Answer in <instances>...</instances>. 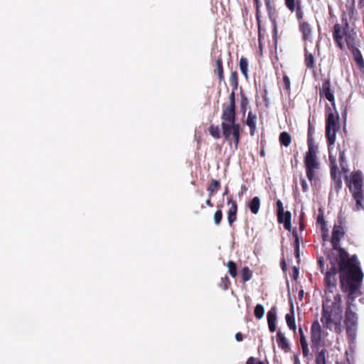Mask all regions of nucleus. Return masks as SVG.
Listing matches in <instances>:
<instances>
[{
    "label": "nucleus",
    "mask_w": 364,
    "mask_h": 364,
    "mask_svg": "<svg viewBox=\"0 0 364 364\" xmlns=\"http://www.w3.org/2000/svg\"><path fill=\"white\" fill-rule=\"evenodd\" d=\"M285 5L287 9L291 11L294 12L297 6V1L296 0H284Z\"/></svg>",
    "instance_id": "a19ab883"
},
{
    "label": "nucleus",
    "mask_w": 364,
    "mask_h": 364,
    "mask_svg": "<svg viewBox=\"0 0 364 364\" xmlns=\"http://www.w3.org/2000/svg\"><path fill=\"white\" fill-rule=\"evenodd\" d=\"M227 267L228 269L229 274L232 277L235 278L237 276V265L235 262L230 260L227 263Z\"/></svg>",
    "instance_id": "4c0bfd02"
},
{
    "label": "nucleus",
    "mask_w": 364,
    "mask_h": 364,
    "mask_svg": "<svg viewBox=\"0 0 364 364\" xmlns=\"http://www.w3.org/2000/svg\"><path fill=\"white\" fill-rule=\"evenodd\" d=\"M322 328L318 320L313 321L311 326V350H318L325 346V341L322 339Z\"/></svg>",
    "instance_id": "1a4fd4ad"
},
{
    "label": "nucleus",
    "mask_w": 364,
    "mask_h": 364,
    "mask_svg": "<svg viewBox=\"0 0 364 364\" xmlns=\"http://www.w3.org/2000/svg\"><path fill=\"white\" fill-rule=\"evenodd\" d=\"M355 299L351 301L348 296L347 307L345 312L344 323L346 326V334L350 342H354L356 338V332L358 328V316L357 314L351 309Z\"/></svg>",
    "instance_id": "0eeeda50"
},
{
    "label": "nucleus",
    "mask_w": 364,
    "mask_h": 364,
    "mask_svg": "<svg viewBox=\"0 0 364 364\" xmlns=\"http://www.w3.org/2000/svg\"><path fill=\"white\" fill-rule=\"evenodd\" d=\"M230 281L228 276H225L224 277H222L220 279V282L219 283V287L222 288L223 290H227L230 286Z\"/></svg>",
    "instance_id": "ea45409f"
},
{
    "label": "nucleus",
    "mask_w": 364,
    "mask_h": 364,
    "mask_svg": "<svg viewBox=\"0 0 364 364\" xmlns=\"http://www.w3.org/2000/svg\"><path fill=\"white\" fill-rule=\"evenodd\" d=\"M336 261L342 291L347 293L351 301L355 299L362 294L360 288L364 277L357 255L350 256L345 249H339Z\"/></svg>",
    "instance_id": "f03ea898"
},
{
    "label": "nucleus",
    "mask_w": 364,
    "mask_h": 364,
    "mask_svg": "<svg viewBox=\"0 0 364 364\" xmlns=\"http://www.w3.org/2000/svg\"><path fill=\"white\" fill-rule=\"evenodd\" d=\"M237 90H232L229 95V103L228 105L224 104L223 106L222 114H236L235 112V91Z\"/></svg>",
    "instance_id": "2eb2a0df"
},
{
    "label": "nucleus",
    "mask_w": 364,
    "mask_h": 364,
    "mask_svg": "<svg viewBox=\"0 0 364 364\" xmlns=\"http://www.w3.org/2000/svg\"><path fill=\"white\" fill-rule=\"evenodd\" d=\"M221 128L225 139L231 145L234 144L235 149H237L240 141L241 127L236 122V114H222Z\"/></svg>",
    "instance_id": "39448f33"
},
{
    "label": "nucleus",
    "mask_w": 364,
    "mask_h": 364,
    "mask_svg": "<svg viewBox=\"0 0 364 364\" xmlns=\"http://www.w3.org/2000/svg\"><path fill=\"white\" fill-rule=\"evenodd\" d=\"M298 296H299V299L300 300H302L303 296H304V291L303 290L299 291Z\"/></svg>",
    "instance_id": "13d9d810"
},
{
    "label": "nucleus",
    "mask_w": 364,
    "mask_h": 364,
    "mask_svg": "<svg viewBox=\"0 0 364 364\" xmlns=\"http://www.w3.org/2000/svg\"><path fill=\"white\" fill-rule=\"evenodd\" d=\"M240 95H241L240 108H241V111L243 112V114H245L247 109V106L249 105V100L242 90L240 92Z\"/></svg>",
    "instance_id": "e433bc0d"
},
{
    "label": "nucleus",
    "mask_w": 364,
    "mask_h": 364,
    "mask_svg": "<svg viewBox=\"0 0 364 364\" xmlns=\"http://www.w3.org/2000/svg\"><path fill=\"white\" fill-rule=\"evenodd\" d=\"M248 207L252 213L256 215L260 208V199L258 196H255L249 203Z\"/></svg>",
    "instance_id": "bb28decb"
},
{
    "label": "nucleus",
    "mask_w": 364,
    "mask_h": 364,
    "mask_svg": "<svg viewBox=\"0 0 364 364\" xmlns=\"http://www.w3.org/2000/svg\"><path fill=\"white\" fill-rule=\"evenodd\" d=\"M332 36L336 46L341 50L345 48V44L348 48L359 43L357 32L350 25L346 14H343L341 21L333 26Z\"/></svg>",
    "instance_id": "7ed1b4c3"
},
{
    "label": "nucleus",
    "mask_w": 364,
    "mask_h": 364,
    "mask_svg": "<svg viewBox=\"0 0 364 364\" xmlns=\"http://www.w3.org/2000/svg\"><path fill=\"white\" fill-rule=\"evenodd\" d=\"M240 69L242 73V74L244 75V77L247 79L248 78V60L245 57H241L240 59V63H239Z\"/></svg>",
    "instance_id": "c756f323"
},
{
    "label": "nucleus",
    "mask_w": 364,
    "mask_h": 364,
    "mask_svg": "<svg viewBox=\"0 0 364 364\" xmlns=\"http://www.w3.org/2000/svg\"><path fill=\"white\" fill-rule=\"evenodd\" d=\"M351 182L352 185L349 186V189L355 200L356 210H360L363 208L362 202L363 200V193L362 190L363 178L361 171H358L352 174Z\"/></svg>",
    "instance_id": "6e6552de"
},
{
    "label": "nucleus",
    "mask_w": 364,
    "mask_h": 364,
    "mask_svg": "<svg viewBox=\"0 0 364 364\" xmlns=\"http://www.w3.org/2000/svg\"><path fill=\"white\" fill-rule=\"evenodd\" d=\"M277 220L280 224H284L285 230L290 231L291 228V214L289 211L284 212L283 203L278 200L277 201Z\"/></svg>",
    "instance_id": "9b49d317"
},
{
    "label": "nucleus",
    "mask_w": 364,
    "mask_h": 364,
    "mask_svg": "<svg viewBox=\"0 0 364 364\" xmlns=\"http://www.w3.org/2000/svg\"><path fill=\"white\" fill-rule=\"evenodd\" d=\"M280 266H281V268L283 271H286L287 270V264H286V261L284 259V258L283 257L281 262H280Z\"/></svg>",
    "instance_id": "8fccbe9b"
},
{
    "label": "nucleus",
    "mask_w": 364,
    "mask_h": 364,
    "mask_svg": "<svg viewBox=\"0 0 364 364\" xmlns=\"http://www.w3.org/2000/svg\"><path fill=\"white\" fill-rule=\"evenodd\" d=\"M253 1H254L256 9H260V7H261L260 0H253Z\"/></svg>",
    "instance_id": "5fc2aeb1"
},
{
    "label": "nucleus",
    "mask_w": 364,
    "mask_h": 364,
    "mask_svg": "<svg viewBox=\"0 0 364 364\" xmlns=\"http://www.w3.org/2000/svg\"><path fill=\"white\" fill-rule=\"evenodd\" d=\"M332 111L328 105H326V137L328 146L334 144L336 141V132L340 128L339 115L336 107Z\"/></svg>",
    "instance_id": "423d86ee"
},
{
    "label": "nucleus",
    "mask_w": 364,
    "mask_h": 364,
    "mask_svg": "<svg viewBox=\"0 0 364 364\" xmlns=\"http://www.w3.org/2000/svg\"><path fill=\"white\" fill-rule=\"evenodd\" d=\"M221 188L220 182L216 179H212L207 188L208 196L212 198Z\"/></svg>",
    "instance_id": "a878e982"
},
{
    "label": "nucleus",
    "mask_w": 364,
    "mask_h": 364,
    "mask_svg": "<svg viewBox=\"0 0 364 364\" xmlns=\"http://www.w3.org/2000/svg\"><path fill=\"white\" fill-rule=\"evenodd\" d=\"M267 318L269 330L271 333H274L277 328L276 323H277V307L276 306L272 307L268 311L267 314Z\"/></svg>",
    "instance_id": "f3484780"
},
{
    "label": "nucleus",
    "mask_w": 364,
    "mask_h": 364,
    "mask_svg": "<svg viewBox=\"0 0 364 364\" xmlns=\"http://www.w3.org/2000/svg\"><path fill=\"white\" fill-rule=\"evenodd\" d=\"M283 82L284 84V88L287 91H289L291 87V82L289 77L287 75H284L282 77Z\"/></svg>",
    "instance_id": "a18cd8bd"
},
{
    "label": "nucleus",
    "mask_w": 364,
    "mask_h": 364,
    "mask_svg": "<svg viewBox=\"0 0 364 364\" xmlns=\"http://www.w3.org/2000/svg\"><path fill=\"white\" fill-rule=\"evenodd\" d=\"M252 277V272L250 269L248 267H245L242 269V282L245 283L251 279Z\"/></svg>",
    "instance_id": "c9c22d12"
},
{
    "label": "nucleus",
    "mask_w": 364,
    "mask_h": 364,
    "mask_svg": "<svg viewBox=\"0 0 364 364\" xmlns=\"http://www.w3.org/2000/svg\"><path fill=\"white\" fill-rule=\"evenodd\" d=\"M228 187H226V188H225V192H224V193H223V195H227V194H228Z\"/></svg>",
    "instance_id": "680f3d73"
},
{
    "label": "nucleus",
    "mask_w": 364,
    "mask_h": 364,
    "mask_svg": "<svg viewBox=\"0 0 364 364\" xmlns=\"http://www.w3.org/2000/svg\"><path fill=\"white\" fill-rule=\"evenodd\" d=\"M256 121L257 115L254 114L252 111H250L248 112L246 124L250 127L251 136L255 135L256 132Z\"/></svg>",
    "instance_id": "b1692460"
},
{
    "label": "nucleus",
    "mask_w": 364,
    "mask_h": 364,
    "mask_svg": "<svg viewBox=\"0 0 364 364\" xmlns=\"http://www.w3.org/2000/svg\"><path fill=\"white\" fill-rule=\"evenodd\" d=\"M210 134L214 138V139H220V132L219 127L217 125L211 124L209 127L208 129Z\"/></svg>",
    "instance_id": "f704fd0d"
},
{
    "label": "nucleus",
    "mask_w": 364,
    "mask_h": 364,
    "mask_svg": "<svg viewBox=\"0 0 364 364\" xmlns=\"http://www.w3.org/2000/svg\"><path fill=\"white\" fill-rule=\"evenodd\" d=\"M300 336V343L302 349V354L304 357H308L309 355V345L301 328L299 330Z\"/></svg>",
    "instance_id": "393cba45"
},
{
    "label": "nucleus",
    "mask_w": 364,
    "mask_h": 364,
    "mask_svg": "<svg viewBox=\"0 0 364 364\" xmlns=\"http://www.w3.org/2000/svg\"><path fill=\"white\" fill-rule=\"evenodd\" d=\"M292 235L294 237V255L297 259V262L299 263V261H300L299 238L298 236L297 231L294 230L292 232Z\"/></svg>",
    "instance_id": "c85d7f7f"
},
{
    "label": "nucleus",
    "mask_w": 364,
    "mask_h": 364,
    "mask_svg": "<svg viewBox=\"0 0 364 364\" xmlns=\"http://www.w3.org/2000/svg\"><path fill=\"white\" fill-rule=\"evenodd\" d=\"M260 154H261V156H264V151L263 150L261 151Z\"/></svg>",
    "instance_id": "e2e57ef3"
},
{
    "label": "nucleus",
    "mask_w": 364,
    "mask_h": 364,
    "mask_svg": "<svg viewBox=\"0 0 364 364\" xmlns=\"http://www.w3.org/2000/svg\"><path fill=\"white\" fill-rule=\"evenodd\" d=\"M318 264L320 265L321 270L323 272V267H324V262L321 259H318Z\"/></svg>",
    "instance_id": "4d7b16f0"
},
{
    "label": "nucleus",
    "mask_w": 364,
    "mask_h": 364,
    "mask_svg": "<svg viewBox=\"0 0 364 364\" xmlns=\"http://www.w3.org/2000/svg\"><path fill=\"white\" fill-rule=\"evenodd\" d=\"M329 160L331 162V176L334 183V188L336 192H338L342 188V179L341 173L338 171V168L336 165V158L331 154H329Z\"/></svg>",
    "instance_id": "f8f14e48"
},
{
    "label": "nucleus",
    "mask_w": 364,
    "mask_h": 364,
    "mask_svg": "<svg viewBox=\"0 0 364 364\" xmlns=\"http://www.w3.org/2000/svg\"><path fill=\"white\" fill-rule=\"evenodd\" d=\"M299 31L302 33V39L304 41H311L312 29L310 24L306 21L299 22Z\"/></svg>",
    "instance_id": "a211bd4d"
},
{
    "label": "nucleus",
    "mask_w": 364,
    "mask_h": 364,
    "mask_svg": "<svg viewBox=\"0 0 364 364\" xmlns=\"http://www.w3.org/2000/svg\"><path fill=\"white\" fill-rule=\"evenodd\" d=\"M317 223L320 224L322 227V230L326 228V221L323 213H320L317 217Z\"/></svg>",
    "instance_id": "49530a36"
},
{
    "label": "nucleus",
    "mask_w": 364,
    "mask_h": 364,
    "mask_svg": "<svg viewBox=\"0 0 364 364\" xmlns=\"http://www.w3.org/2000/svg\"><path fill=\"white\" fill-rule=\"evenodd\" d=\"M304 63L307 68L314 69L315 68L314 57L306 48L304 50Z\"/></svg>",
    "instance_id": "cd10ccee"
},
{
    "label": "nucleus",
    "mask_w": 364,
    "mask_h": 364,
    "mask_svg": "<svg viewBox=\"0 0 364 364\" xmlns=\"http://www.w3.org/2000/svg\"><path fill=\"white\" fill-rule=\"evenodd\" d=\"M205 204L209 207H213V203H212L211 198L208 196V198L205 200Z\"/></svg>",
    "instance_id": "864d4df0"
},
{
    "label": "nucleus",
    "mask_w": 364,
    "mask_h": 364,
    "mask_svg": "<svg viewBox=\"0 0 364 364\" xmlns=\"http://www.w3.org/2000/svg\"><path fill=\"white\" fill-rule=\"evenodd\" d=\"M319 97L328 100L331 102L333 109H335L336 101L330 77L323 80L322 85L319 88Z\"/></svg>",
    "instance_id": "9d476101"
},
{
    "label": "nucleus",
    "mask_w": 364,
    "mask_h": 364,
    "mask_svg": "<svg viewBox=\"0 0 364 364\" xmlns=\"http://www.w3.org/2000/svg\"><path fill=\"white\" fill-rule=\"evenodd\" d=\"M299 228L301 230L304 229V224L302 222H300Z\"/></svg>",
    "instance_id": "052dcab7"
},
{
    "label": "nucleus",
    "mask_w": 364,
    "mask_h": 364,
    "mask_svg": "<svg viewBox=\"0 0 364 364\" xmlns=\"http://www.w3.org/2000/svg\"><path fill=\"white\" fill-rule=\"evenodd\" d=\"M358 46H359V43L355 44L353 46V47L348 48V49L351 52V53L353 56L354 60L355 61L358 68H364V60L363 58V55L361 54L360 50L358 48Z\"/></svg>",
    "instance_id": "6ab92c4d"
},
{
    "label": "nucleus",
    "mask_w": 364,
    "mask_h": 364,
    "mask_svg": "<svg viewBox=\"0 0 364 364\" xmlns=\"http://www.w3.org/2000/svg\"><path fill=\"white\" fill-rule=\"evenodd\" d=\"M301 189L303 192H307L309 190V186L307 184V182L306 181L305 178L301 177L300 178Z\"/></svg>",
    "instance_id": "de8ad7c7"
},
{
    "label": "nucleus",
    "mask_w": 364,
    "mask_h": 364,
    "mask_svg": "<svg viewBox=\"0 0 364 364\" xmlns=\"http://www.w3.org/2000/svg\"><path fill=\"white\" fill-rule=\"evenodd\" d=\"M254 314L257 319H261L264 314V309L262 304H257L255 307Z\"/></svg>",
    "instance_id": "58836bf2"
},
{
    "label": "nucleus",
    "mask_w": 364,
    "mask_h": 364,
    "mask_svg": "<svg viewBox=\"0 0 364 364\" xmlns=\"http://www.w3.org/2000/svg\"><path fill=\"white\" fill-rule=\"evenodd\" d=\"M295 11L297 19L299 21V22L301 21V20L304 17V12L302 11L299 1H297V6L295 9Z\"/></svg>",
    "instance_id": "37998d69"
},
{
    "label": "nucleus",
    "mask_w": 364,
    "mask_h": 364,
    "mask_svg": "<svg viewBox=\"0 0 364 364\" xmlns=\"http://www.w3.org/2000/svg\"><path fill=\"white\" fill-rule=\"evenodd\" d=\"M345 232L341 225H335L332 231L331 245L333 249L339 252V249H343L340 247V241L344 236Z\"/></svg>",
    "instance_id": "ddd939ff"
},
{
    "label": "nucleus",
    "mask_w": 364,
    "mask_h": 364,
    "mask_svg": "<svg viewBox=\"0 0 364 364\" xmlns=\"http://www.w3.org/2000/svg\"><path fill=\"white\" fill-rule=\"evenodd\" d=\"M285 319L289 329L292 330L294 332L296 331V326L295 323V318H294V304L292 301H290V311L289 313L287 314L285 316Z\"/></svg>",
    "instance_id": "4be33fe9"
},
{
    "label": "nucleus",
    "mask_w": 364,
    "mask_h": 364,
    "mask_svg": "<svg viewBox=\"0 0 364 364\" xmlns=\"http://www.w3.org/2000/svg\"><path fill=\"white\" fill-rule=\"evenodd\" d=\"M264 101L266 102L267 101L266 96H264Z\"/></svg>",
    "instance_id": "0e129e2a"
},
{
    "label": "nucleus",
    "mask_w": 364,
    "mask_h": 364,
    "mask_svg": "<svg viewBox=\"0 0 364 364\" xmlns=\"http://www.w3.org/2000/svg\"><path fill=\"white\" fill-rule=\"evenodd\" d=\"M242 191H241V195L243 194L244 192H245L247 191V188L245 186H242Z\"/></svg>",
    "instance_id": "bf43d9fd"
},
{
    "label": "nucleus",
    "mask_w": 364,
    "mask_h": 364,
    "mask_svg": "<svg viewBox=\"0 0 364 364\" xmlns=\"http://www.w3.org/2000/svg\"><path fill=\"white\" fill-rule=\"evenodd\" d=\"M268 16L271 22L273 25V38L274 41L277 43V12L274 7H272L270 9H267Z\"/></svg>",
    "instance_id": "aec40b11"
},
{
    "label": "nucleus",
    "mask_w": 364,
    "mask_h": 364,
    "mask_svg": "<svg viewBox=\"0 0 364 364\" xmlns=\"http://www.w3.org/2000/svg\"><path fill=\"white\" fill-rule=\"evenodd\" d=\"M277 343L279 348L284 350L285 353H287L290 350L291 348L289 341L281 331H278L277 333Z\"/></svg>",
    "instance_id": "412c9836"
},
{
    "label": "nucleus",
    "mask_w": 364,
    "mask_h": 364,
    "mask_svg": "<svg viewBox=\"0 0 364 364\" xmlns=\"http://www.w3.org/2000/svg\"><path fill=\"white\" fill-rule=\"evenodd\" d=\"M223 212L221 210H218L214 215H213V220H214V223L215 225H219L222 221V219H223Z\"/></svg>",
    "instance_id": "79ce46f5"
},
{
    "label": "nucleus",
    "mask_w": 364,
    "mask_h": 364,
    "mask_svg": "<svg viewBox=\"0 0 364 364\" xmlns=\"http://www.w3.org/2000/svg\"><path fill=\"white\" fill-rule=\"evenodd\" d=\"M235 339L238 342L242 341L243 339V335L240 332L237 333L235 334Z\"/></svg>",
    "instance_id": "3c124183"
},
{
    "label": "nucleus",
    "mask_w": 364,
    "mask_h": 364,
    "mask_svg": "<svg viewBox=\"0 0 364 364\" xmlns=\"http://www.w3.org/2000/svg\"><path fill=\"white\" fill-rule=\"evenodd\" d=\"M315 357V364H327L328 351L324 347L318 348V350H312Z\"/></svg>",
    "instance_id": "dca6fc26"
},
{
    "label": "nucleus",
    "mask_w": 364,
    "mask_h": 364,
    "mask_svg": "<svg viewBox=\"0 0 364 364\" xmlns=\"http://www.w3.org/2000/svg\"><path fill=\"white\" fill-rule=\"evenodd\" d=\"M246 364H265L262 360L255 358V357H250L247 358Z\"/></svg>",
    "instance_id": "c03bdc74"
},
{
    "label": "nucleus",
    "mask_w": 364,
    "mask_h": 364,
    "mask_svg": "<svg viewBox=\"0 0 364 364\" xmlns=\"http://www.w3.org/2000/svg\"><path fill=\"white\" fill-rule=\"evenodd\" d=\"M227 203L228 205H230L228 210V222L229 225L232 227L233 223L237 220V203L232 197L228 198Z\"/></svg>",
    "instance_id": "4468645a"
},
{
    "label": "nucleus",
    "mask_w": 364,
    "mask_h": 364,
    "mask_svg": "<svg viewBox=\"0 0 364 364\" xmlns=\"http://www.w3.org/2000/svg\"><path fill=\"white\" fill-rule=\"evenodd\" d=\"M214 73L218 75L220 82L225 80L223 59L221 55L218 56L215 60Z\"/></svg>",
    "instance_id": "5701e85b"
},
{
    "label": "nucleus",
    "mask_w": 364,
    "mask_h": 364,
    "mask_svg": "<svg viewBox=\"0 0 364 364\" xmlns=\"http://www.w3.org/2000/svg\"><path fill=\"white\" fill-rule=\"evenodd\" d=\"M256 19L258 26V41L259 46L262 49V41L263 38V36L262 33V28H261V19H260V9H256Z\"/></svg>",
    "instance_id": "7c9ffc66"
},
{
    "label": "nucleus",
    "mask_w": 364,
    "mask_h": 364,
    "mask_svg": "<svg viewBox=\"0 0 364 364\" xmlns=\"http://www.w3.org/2000/svg\"><path fill=\"white\" fill-rule=\"evenodd\" d=\"M294 364H300V360L298 355H294Z\"/></svg>",
    "instance_id": "6e6d98bb"
},
{
    "label": "nucleus",
    "mask_w": 364,
    "mask_h": 364,
    "mask_svg": "<svg viewBox=\"0 0 364 364\" xmlns=\"http://www.w3.org/2000/svg\"><path fill=\"white\" fill-rule=\"evenodd\" d=\"M331 267L326 272L324 282L326 286V298L323 301L321 321L323 327L336 333L342 332V308L341 296L340 294H333L337 290V273L338 272L336 264L331 262Z\"/></svg>",
    "instance_id": "f257e3e1"
},
{
    "label": "nucleus",
    "mask_w": 364,
    "mask_h": 364,
    "mask_svg": "<svg viewBox=\"0 0 364 364\" xmlns=\"http://www.w3.org/2000/svg\"><path fill=\"white\" fill-rule=\"evenodd\" d=\"M339 164L340 166L342 169V171L343 173H347L348 171V167H347V163H346V156L345 154V151L340 150L339 151Z\"/></svg>",
    "instance_id": "473e14b6"
},
{
    "label": "nucleus",
    "mask_w": 364,
    "mask_h": 364,
    "mask_svg": "<svg viewBox=\"0 0 364 364\" xmlns=\"http://www.w3.org/2000/svg\"><path fill=\"white\" fill-rule=\"evenodd\" d=\"M314 133V127L309 123L307 133L308 151L305 154L304 164L306 177L311 185L315 184L316 174L321 166L317 156L318 146L315 144L313 138Z\"/></svg>",
    "instance_id": "20e7f679"
},
{
    "label": "nucleus",
    "mask_w": 364,
    "mask_h": 364,
    "mask_svg": "<svg viewBox=\"0 0 364 364\" xmlns=\"http://www.w3.org/2000/svg\"><path fill=\"white\" fill-rule=\"evenodd\" d=\"M265 6L267 9H270L272 7H274L271 0H264Z\"/></svg>",
    "instance_id": "603ef678"
},
{
    "label": "nucleus",
    "mask_w": 364,
    "mask_h": 364,
    "mask_svg": "<svg viewBox=\"0 0 364 364\" xmlns=\"http://www.w3.org/2000/svg\"><path fill=\"white\" fill-rule=\"evenodd\" d=\"M298 277H299V268L296 267H294L292 277L294 278V279L296 280V279H297Z\"/></svg>",
    "instance_id": "09e8293b"
},
{
    "label": "nucleus",
    "mask_w": 364,
    "mask_h": 364,
    "mask_svg": "<svg viewBox=\"0 0 364 364\" xmlns=\"http://www.w3.org/2000/svg\"><path fill=\"white\" fill-rule=\"evenodd\" d=\"M279 140L282 145L287 147L291 142V136L289 133L283 132L280 134Z\"/></svg>",
    "instance_id": "2f4dec72"
},
{
    "label": "nucleus",
    "mask_w": 364,
    "mask_h": 364,
    "mask_svg": "<svg viewBox=\"0 0 364 364\" xmlns=\"http://www.w3.org/2000/svg\"><path fill=\"white\" fill-rule=\"evenodd\" d=\"M230 83L232 90H237L238 87V75L237 71H232L230 76Z\"/></svg>",
    "instance_id": "72a5a7b5"
}]
</instances>
